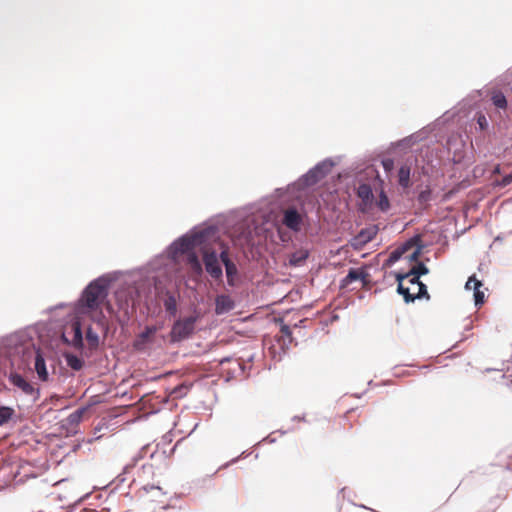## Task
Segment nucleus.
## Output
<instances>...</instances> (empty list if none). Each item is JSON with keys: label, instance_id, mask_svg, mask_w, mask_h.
Here are the masks:
<instances>
[{"label": "nucleus", "instance_id": "obj_15", "mask_svg": "<svg viewBox=\"0 0 512 512\" xmlns=\"http://www.w3.org/2000/svg\"><path fill=\"white\" fill-rule=\"evenodd\" d=\"M398 182L399 184L407 188L410 186V167L407 165H403L400 167L398 171Z\"/></svg>", "mask_w": 512, "mask_h": 512}, {"label": "nucleus", "instance_id": "obj_13", "mask_svg": "<svg viewBox=\"0 0 512 512\" xmlns=\"http://www.w3.org/2000/svg\"><path fill=\"white\" fill-rule=\"evenodd\" d=\"M201 243V235H194L192 237H183L180 239L178 245L179 250L183 253L189 252L196 245Z\"/></svg>", "mask_w": 512, "mask_h": 512}, {"label": "nucleus", "instance_id": "obj_33", "mask_svg": "<svg viewBox=\"0 0 512 512\" xmlns=\"http://www.w3.org/2000/svg\"><path fill=\"white\" fill-rule=\"evenodd\" d=\"M383 165L386 170H390L393 166V162L392 160H386L383 162Z\"/></svg>", "mask_w": 512, "mask_h": 512}, {"label": "nucleus", "instance_id": "obj_36", "mask_svg": "<svg viewBox=\"0 0 512 512\" xmlns=\"http://www.w3.org/2000/svg\"><path fill=\"white\" fill-rule=\"evenodd\" d=\"M408 287H410L411 291H416L417 290L415 284H409Z\"/></svg>", "mask_w": 512, "mask_h": 512}, {"label": "nucleus", "instance_id": "obj_10", "mask_svg": "<svg viewBox=\"0 0 512 512\" xmlns=\"http://www.w3.org/2000/svg\"><path fill=\"white\" fill-rule=\"evenodd\" d=\"M156 333V328L148 326L141 332L134 341V348L136 350H143L148 342L151 341L153 335Z\"/></svg>", "mask_w": 512, "mask_h": 512}, {"label": "nucleus", "instance_id": "obj_29", "mask_svg": "<svg viewBox=\"0 0 512 512\" xmlns=\"http://www.w3.org/2000/svg\"><path fill=\"white\" fill-rule=\"evenodd\" d=\"M379 205L382 210H386L389 207L388 198L384 194L381 196Z\"/></svg>", "mask_w": 512, "mask_h": 512}, {"label": "nucleus", "instance_id": "obj_16", "mask_svg": "<svg viewBox=\"0 0 512 512\" xmlns=\"http://www.w3.org/2000/svg\"><path fill=\"white\" fill-rule=\"evenodd\" d=\"M307 250H298L291 254L289 258V263L291 266H299L308 258Z\"/></svg>", "mask_w": 512, "mask_h": 512}, {"label": "nucleus", "instance_id": "obj_18", "mask_svg": "<svg viewBox=\"0 0 512 512\" xmlns=\"http://www.w3.org/2000/svg\"><path fill=\"white\" fill-rule=\"evenodd\" d=\"M164 307L165 310L170 313L171 315H175L177 312V300L176 297L171 294L167 293L166 299L164 300Z\"/></svg>", "mask_w": 512, "mask_h": 512}, {"label": "nucleus", "instance_id": "obj_17", "mask_svg": "<svg viewBox=\"0 0 512 512\" xmlns=\"http://www.w3.org/2000/svg\"><path fill=\"white\" fill-rule=\"evenodd\" d=\"M65 359H66L67 365L76 371L81 370L84 365V361L74 354H66Z\"/></svg>", "mask_w": 512, "mask_h": 512}, {"label": "nucleus", "instance_id": "obj_25", "mask_svg": "<svg viewBox=\"0 0 512 512\" xmlns=\"http://www.w3.org/2000/svg\"><path fill=\"white\" fill-rule=\"evenodd\" d=\"M481 287L475 288L474 291V301L476 306H480L484 303V292L480 290Z\"/></svg>", "mask_w": 512, "mask_h": 512}, {"label": "nucleus", "instance_id": "obj_19", "mask_svg": "<svg viewBox=\"0 0 512 512\" xmlns=\"http://www.w3.org/2000/svg\"><path fill=\"white\" fill-rule=\"evenodd\" d=\"M492 103L499 109H506L507 100L504 94L500 91H494L491 96Z\"/></svg>", "mask_w": 512, "mask_h": 512}, {"label": "nucleus", "instance_id": "obj_21", "mask_svg": "<svg viewBox=\"0 0 512 512\" xmlns=\"http://www.w3.org/2000/svg\"><path fill=\"white\" fill-rule=\"evenodd\" d=\"M357 194L364 201H369L373 196L370 186L366 184L359 186Z\"/></svg>", "mask_w": 512, "mask_h": 512}, {"label": "nucleus", "instance_id": "obj_11", "mask_svg": "<svg viewBox=\"0 0 512 512\" xmlns=\"http://www.w3.org/2000/svg\"><path fill=\"white\" fill-rule=\"evenodd\" d=\"M34 369L38 375V378L41 381H44V382L48 381L49 374H48V371L46 368L45 360H44L42 354L40 353V351L36 352Z\"/></svg>", "mask_w": 512, "mask_h": 512}, {"label": "nucleus", "instance_id": "obj_8", "mask_svg": "<svg viewBox=\"0 0 512 512\" xmlns=\"http://www.w3.org/2000/svg\"><path fill=\"white\" fill-rule=\"evenodd\" d=\"M235 303L233 299L226 294L218 295L215 299V313L222 315L234 309Z\"/></svg>", "mask_w": 512, "mask_h": 512}, {"label": "nucleus", "instance_id": "obj_35", "mask_svg": "<svg viewBox=\"0 0 512 512\" xmlns=\"http://www.w3.org/2000/svg\"><path fill=\"white\" fill-rule=\"evenodd\" d=\"M427 192H421L420 199L425 200L426 199Z\"/></svg>", "mask_w": 512, "mask_h": 512}, {"label": "nucleus", "instance_id": "obj_1", "mask_svg": "<svg viewBox=\"0 0 512 512\" xmlns=\"http://www.w3.org/2000/svg\"><path fill=\"white\" fill-rule=\"evenodd\" d=\"M108 295L107 284L102 279L92 281L83 291L80 302L87 312L98 310Z\"/></svg>", "mask_w": 512, "mask_h": 512}, {"label": "nucleus", "instance_id": "obj_26", "mask_svg": "<svg viewBox=\"0 0 512 512\" xmlns=\"http://www.w3.org/2000/svg\"><path fill=\"white\" fill-rule=\"evenodd\" d=\"M281 337L287 339L288 343L292 342V333L290 327L286 324H282L280 328Z\"/></svg>", "mask_w": 512, "mask_h": 512}, {"label": "nucleus", "instance_id": "obj_20", "mask_svg": "<svg viewBox=\"0 0 512 512\" xmlns=\"http://www.w3.org/2000/svg\"><path fill=\"white\" fill-rule=\"evenodd\" d=\"M407 249L408 247L407 245H405L391 252L388 259L386 260V265L390 266L397 262L402 257V255L407 251Z\"/></svg>", "mask_w": 512, "mask_h": 512}, {"label": "nucleus", "instance_id": "obj_14", "mask_svg": "<svg viewBox=\"0 0 512 512\" xmlns=\"http://www.w3.org/2000/svg\"><path fill=\"white\" fill-rule=\"evenodd\" d=\"M375 235V232L370 230H362L358 235H356L353 239L352 245L354 247L362 246L367 242L371 241Z\"/></svg>", "mask_w": 512, "mask_h": 512}, {"label": "nucleus", "instance_id": "obj_5", "mask_svg": "<svg viewBox=\"0 0 512 512\" xmlns=\"http://www.w3.org/2000/svg\"><path fill=\"white\" fill-rule=\"evenodd\" d=\"M9 381L14 387L21 390V392L24 393L25 395H29V396L36 395V397H38L39 390L35 389L34 386L28 380H26L22 375H20L16 372H12L9 375Z\"/></svg>", "mask_w": 512, "mask_h": 512}, {"label": "nucleus", "instance_id": "obj_34", "mask_svg": "<svg viewBox=\"0 0 512 512\" xmlns=\"http://www.w3.org/2000/svg\"><path fill=\"white\" fill-rule=\"evenodd\" d=\"M419 254H420L419 250L414 251V252L410 255V257H409V258H410V260H416V259L418 258V256H419Z\"/></svg>", "mask_w": 512, "mask_h": 512}, {"label": "nucleus", "instance_id": "obj_3", "mask_svg": "<svg viewBox=\"0 0 512 512\" xmlns=\"http://www.w3.org/2000/svg\"><path fill=\"white\" fill-rule=\"evenodd\" d=\"M198 315H192L184 319L177 320L170 331V339L172 342H180L188 338L195 329Z\"/></svg>", "mask_w": 512, "mask_h": 512}, {"label": "nucleus", "instance_id": "obj_31", "mask_svg": "<svg viewBox=\"0 0 512 512\" xmlns=\"http://www.w3.org/2000/svg\"><path fill=\"white\" fill-rule=\"evenodd\" d=\"M191 268L194 272L198 273V274H201L202 273V267H201V264H200V261L194 263L193 265H191Z\"/></svg>", "mask_w": 512, "mask_h": 512}, {"label": "nucleus", "instance_id": "obj_7", "mask_svg": "<svg viewBox=\"0 0 512 512\" xmlns=\"http://www.w3.org/2000/svg\"><path fill=\"white\" fill-rule=\"evenodd\" d=\"M220 260L225 266L227 282L230 286L234 285V278L238 273L236 264L229 258L228 248H224L220 253Z\"/></svg>", "mask_w": 512, "mask_h": 512}, {"label": "nucleus", "instance_id": "obj_24", "mask_svg": "<svg viewBox=\"0 0 512 512\" xmlns=\"http://www.w3.org/2000/svg\"><path fill=\"white\" fill-rule=\"evenodd\" d=\"M326 163L318 164L313 170L310 171L309 175L315 178L323 177L326 173Z\"/></svg>", "mask_w": 512, "mask_h": 512}, {"label": "nucleus", "instance_id": "obj_9", "mask_svg": "<svg viewBox=\"0 0 512 512\" xmlns=\"http://www.w3.org/2000/svg\"><path fill=\"white\" fill-rule=\"evenodd\" d=\"M369 274L364 269H350L348 274L343 278L341 282L342 287H347L356 280H362L363 284H366V279Z\"/></svg>", "mask_w": 512, "mask_h": 512}, {"label": "nucleus", "instance_id": "obj_4", "mask_svg": "<svg viewBox=\"0 0 512 512\" xmlns=\"http://www.w3.org/2000/svg\"><path fill=\"white\" fill-rule=\"evenodd\" d=\"M202 256L206 272L215 280L222 279L223 272L216 252L205 249Z\"/></svg>", "mask_w": 512, "mask_h": 512}, {"label": "nucleus", "instance_id": "obj_32", "mask_svg": "<svg viewBox=\"0 0 512 512\" xmlns=\"http://www.w3.org/2000/svg\"><path fill=\"white\" fill-rule=\"evenodd\" d=\"M511 183H512V173H511V174H509V175H506V176H505V177H503V179H502V185H503V186H507V185H509V184H511Z\"/></svg>", "mask_w": 512, "mask_h": 512}, {"label": "nucleus", "instance_id": "obj_22", "mask_svg": "<svg viewBox=\"0 0 512 512\" xmlns=\"http://www.w3.org/2000/svg\"><path fill=\"white\" fill-rule=\"evenodd\" d=\"M14 414V410L10 407L3 406L0 408V426L4 423L8 422L12 415Z\"/></svg>", "mask_w": 512, "mask_h": 512}, {"label": "nucleus", "instance_id": "obj_30", "mask_svg": "<svg viewBox=\"0 0 512 512\" xmlns=\"http://www.w3.org/2000/svg\"><path fill=\"white\" fill-rule=\"evenodd\" d=\"M198 261L199 259L195 253H191L188 255V263L190 264V266Z\"/></svg>", "mask_w": 512, "mask_h": 512}, {"label": "nucleus", "instance_id": "obj_12", "mask_svg": "<svg viewBox=\"0 0 512 512\" xmlns=\"http://www.w3.org/2000/svg\"><path fill=\"white\" fill-rule=\"evenodd\" d=\"M428 271V268L423 263L420 262L414 267H412L409 272L401 273V276H404V281L415 280L416 282L417 280H420V276L426 275Z\"/></svg>", "mask_w": 512, "mask_h": 512}, {"label": "nucleus", "instance_id": "obj_28", "mask_svg": "<svg viewBox=\"0 0 512 512\" xmlns=\"http://www.w3.org/2000/svg\"><path fill=\"white\" fill-rule=\"evenodd\" d=\"M477 122L482 130L486 129L488 126L487 119L484 115H479Z\"/></svg>", "mask_w": 512, "mask_h": 512}, {"label": "nucleus", "instance_id": "obj_6", "mask_svg": "<svg viewBox=\"0 0 512 512\" xmlns=\"http://www.w3.org/2000/svg\"><path fill=\"white\" fill-rule=\"evenodd\" d=\"M282 223L289 229L298 232L302 225V216L295 208H288L284 211Z\"/></svg>", "mask_w": 512, "mask_h": 512}, {"label": "nucleus", "instance_id": "obj_2", "mask_svg": "<svg viewBox=\"0 0 512 512\" xmlns=\"http://www.w3.org/2000/svg\"><path fill=\"white\" fill-rule=\"evenodd\" d=\"M395 277L396 281L398 282L397 292L404 297L405 302H413L415 299H420L423 297L426 299L430 298L426 285L420 280H417L416 283L415 280H408L409 284L416 285L417 290L411 291L410 287L405 286L404 276H401V273H396Z\"/></svg>", "mask_w": 512, "mask_h": 512}, {"label": "nucleus", "instance_id": "obj_27", "mask_svg": "<svg viewBox=\"0 0 512 512\" xmlns=\"http://www.w3.org/2000/svg\"><path fill=\"white\" fill-rule=\"evenodd\" d=\"M86 337H87V340L89 341L90 345H92V346L98 345V336L96 333L92 332L91 329H88Z\"/></svg>", "mask_w": 512, "mask_h": 512}, {"label": "nucleus", "instance_id": "obj_23", "mask_svg": "<svg viewBox=\"0 0 512 512\" xmlns=\"http://www.w3.org/2000/svg\"><path fill=\"white\" fill-rule=\"evenodd\" d=\"M482 286V282L478 280L475 275L470 276L465 284L466 290H474L475 288Z\"/></svg>", "mask_w": 512, "mask_h": 512}]
</instances>
